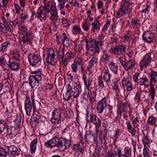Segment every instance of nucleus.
<instances>
[{"instance_id":"nucleus-1","label":"nucleus","mask_w":157,"mask_h":157,"mask_svg":"<svg viewBox=\"0 0 157 157\" xmlns=\"http://www.w3.org/2000/svg\"><path fill=\"white\" fill-rule=\"evenodd\" d=\"M44 10L47 13L50 12V19L51 20L53 23H56L59 16L56 10V8L53 3L50 2H48L44 5Z\"/></svg>"},{"instance_id":"nucleus-2","label":"nucleus","mask_w":157,"mask_h":157,"mask_svg":"<svg viewBox=\"0 0 157 157\" xmlns=\"http://www.w3.org/2000/svg\"><path fill=\"white\" fill-rule=\"evenodd\" d=\"M93 109H88L86 111V119L88 122L92 123L95 126L96 132L98 131V128L101 125V121L93 113Z\"/></svg>"},{"instance_id":"nucleus-3","label":"nucleus","mask_w":157,"mask_h":157,"mask_svg":"<svg viewBox=\"0 0 157 157\" xmlns=\"http://www.w3.org/2000/svg\"><path fill=\"white\" fill-rule=\"evenodd\" d=\"M132 11V9L131 7L130 3L128 1L125 0L121 4L120 8L118 9L116 17L119 18L126 14H129Z\"/></svg>"},{"instance_id":"nucleus-4","label":"nucleus","mask_w":157,"mask_h":157,"mask_svg":"<svg viewBox=\"0 0 157 157\" xmlns=\"http://www.w3.org/2000/svg\"><path fill=\"white\" fill-rule=\"evenodd\" d=\"M61 111L60 109H56L52 113L51 122L52 124L55 125L56 127L58 128L61 125Z\"/></svg>"},{"instance_id":"nucleus-5","label":"nucleus","mask_w":157,"mask_h":157,"mask_svg":"<svg viewBox=\"0 0 157 157\" xmlns=\"http://www.w3.org/2000/svg\"><path fill=\"white\" fill-rule=\"evenodd\" d=\"M140 75V73H135L133 75V81L136 83L137 82L138 84L140 85L148 86L149 83L148 79L146 76H143L141 77Z\"/></svg>"},{"instance_id":"nucleus-6","label":"nucleus","mask_w":157,"mask_h":157,"mask_svg":"<svg viewBox=\"0 0 157 157\" xmlns=\"http://www.w3.org/2000/svg\"><path fill=\"white\" fill-rule=\"evenodd\" d=\"M127 48L126 45H119L110 48L109 51L110 53L116 55H122L125 52Z\"/></svg>"},{"instance_id":"nucleus-7","label":"nucleus","mask_w":157,"mask_h":157,"mask_svg":"<svg viewBox=\"0 0 157 157\" xmlns=\"http://www.w3.org/2000/svg\"><path fill=\"white\" fill-rule=\"evenodd\" d=\"M28 61L30 65L34 66L38 63L41 60L40 55L30 54L28 56Z\"/></svg>"},{"instance_id":"nucleus-8","label":"nucleus","mask_w":157,"mask_h":157,"mask_svg":"<svg viewBox=\"0 0 157 157\" xmlns=\"http://www.w3.org/2000/svg\"><path fill=\"white\" fill-rule=\"evenodd\" d=\"M104 41V37L102 35L99 36L98 38L96 40H93L94 46L96 50H97V52H94V54L99 53L100 51L99 47H101L103 45Z\"/></svg>"},{"instance_id":"nucleus-9","label":"nucleus","mask_w":157,"mask_h":157,"mask_svg":"<svg viewBox=\"0 0 157 157\" xmlns=\"http://www.w3.org/2000/svg\"><path fill=\"white\" fill-rule=\"evenodd\" d=\"M47 58L46 60L47 62L51 64L52 65L55 64V54L53 49L52 48L48 49L47 52Z\"/></svg>"},{"instance_id":"nucleus-10","label":"nucleus","mask_w":157,"mask_h":157,"mask_svg":"<svg viewBox=\"0 0 157 157\" xmlns=\"http://www.w3.org/2000/svg\"><path fill=\"white\" fill-rule=\"evenodd\" d=\"M70 142L69 140L63 139H59L57 144L58 147L61 151H63L65 149L68 148L70 145Z\"/></svg>"},{"instance_id":"nucleus-11","label":"nucleus","mask_w":157,"mask_h":157,"mask_svg":"<svg viewBox=\"0 0 157 157\" xmlns=\"http://www.w3.org/2000/svg\"><path fill=\"white\" fill-rule=\"evenodd\" d=\"M143 40L145 42L148 44L153 42L155 39L154 33L150 32H147L144 33L142 36Z\"/></svg>"},{"instance_id":"nucleus-12","label":"nucleus","mask_w":157,"mask_h":157,"mask_svg":"<svg viewBox=\"0 0 157 157\" xmlns=\"http://www.w3.org/2000/svg\"><path fill=\"white\" fill-rule=\"evenodd\" d=\"M84 42L86 43V49L87 50L89 53L92 54H94V52H97L94 46L93 40L90 39L89 40L87 39H85L84 40Z\"/></svg>"},{"instance_id":"nucleus-13","label":"nucleus","mask_w":157,"mask_h":157,"mask_svg":"<svg viewBox=\"0 0 157 157\" xmlns=\"http://www.w3.org/2000/svg\"><path fill=\"white\" fill-rule=\"evenodd\" d=\"M121 109L124 112H129L130 111V108L128 103H124L122 105H119L117 110V117L120 118L121 117L122 112Z\"/></svg>"},{"instance_id":"nucleus-14","label":"nucleus","mask_w":157,"mask_h":157,"mask_svg":"<svg viewBox=\"0 0 157 157\" xmlns=\"http://www.w3.org/2000/svg\"><path fill=\"white\" fill-rule=\"evenodd\" d=\"M151 62V54L148 53L146 54L139 64L141 68H144L147 66Z\"/></svg>"},{"instance_id":"nucleus-15","label":"nucleus","mask_w":157,"mask_h":157,"mask_svg":"<svg viewBox=\"0 0 157 157\" xmlns=\"http://www.w3.org/2000/svg\"><path fill=\"white\" fill-rule=\"evenodd\" d=\"M72 86L70 84L67 85L66 92L63 94V99L66 101H68L72 99Z\"/></svg>"},{"instance_id":"nucleus-16","label":"nucleus","mask_w":157,"mask_h":157,"mask_svg":"<svg viewBox=\"0 0 157 157\" xmlns=\"http://www.w3.org/2000/svg\"><path fill=\"white\" fill-rule=\"evenodd\" d=\"M106 99H103L99 102L97 105V110L98 113H101L106 107Z\"/></svg>"},{"instance_id":"nucleus-17","label":"nucleus","mask_w":157,"mask_h":157,"mask_svg":"<svg viewBox=\"0 0 157 157\" xmlns=\"http://www.w3.org/2000/svg\"><path fill=\"white\" fill-rule=\"evenodd\" d=\"M8 155L10 156H19L20 153L18 151V149L15 146H11L8 147Z\"/></svg>"},{"instance_id":"nucleus-18","label":"nucleus","mask_w":157,"mask_h":157,"mask_svg":"<svg viewBox=\"0 0 157 157\" xmlns=\"http://www.w3.org/2000/svg\"><path fill=\"white\" fill-rule=\"evenodd\" d=\"M29 83L31 87L36 89L39 85V82L40 80H39L33 76H30L29 78Z\"/></svg>"},{"instance_id":"nucleus-19","label":"nucleus","mask_w":157,"mask_h":157,"mask_svg":"<svg viewBox=\"0 0 157 157\" xmlns=\"http://www.w3.org/2000/svg\"><path fill=\"white\" fill-rule=\"evenodd\" d=\"M59 139L58 138H53L45 142V145L47 147L52 148L54 147H57V144L58 142Z\"/></svg>"},{"instance_id":"nucleus-20","label":"nucleus","mask_w":157,"mask_h":157,"mask_svg":"<svg viewBox=\"0 0 157 157\" xmlns=\"http://www.w3.org/2000/svg\"><path fill=\"white\" fill-rule=\"evenodd\" d=\"M121 83L123 86L126 87L127 91H130L132 90V85L130 81L127 80L126 78H124L122 80Z\"/></svg>"},{"instance_id":"nucleus-21","label":"nucleus","mask_w":157,"mask_h":157,"mask_svg":"<svg viewBox=\"0 0 157 157\" xmlns=\"http://www.w3.org/2000/svg\"><path fill=\"white\" fill-rule=\"evenodd\" d=\"M150 77V82L152 86H155L157 78V72L154 71L153 70H151V71L149 73Z\"/></svg>"},{"instance_id":"nucleus-22","label":"nucleus","mask_w":157,"mask_h":157,"mask_svg":"<svg viewBox=\"0 0 157 157\" xmlns=\"http://www.w3.org/2000/svg\"><path fill=\"white\" fill-rule=\"evenodd\" d=\"M36 17L38 19H40L41 21L43 20H45L46 17V13L41 10L40 8L37 10V12L36 14Z\"/></svg>"},{"instance_id":"nucleus-23","label":"nucleus","mask_w":157,"mask_h":157,"mask_svg":"<svg viewBox=\"0 0 157 157\" xmlns=\"http://www.w3.org/2000/svg\"><path fill=\"white\" fill-rule=\"evenodd\" d=\"M8 66L10 68V70L12 71H17L19 68V64L16 62H11L10 60L9 61Z\"/></svg>"},{"instance_id":"nucleus-24","label":"nucleus","mask_w":157,"mask_h":157,"mask_svg":"<svg viewBox=\"0 0 157 157\" xmlns=\"http://www.w3.org/2000/svg\"><path fill=\"white\" fill-rule=\"evenodd\" d=\"M32 34V33L29 31V34H27L23 36L22 38V41L23 44L27 43L28 44V43H30L32 38L31 35Z\"/></svg>"},{"instance_id":"nucleus-25","label":"nucleus","mask_w":157,"mask_h":157,"mask_svg":"<svg viewBox=\"0 0 157 157\" xmlns=\"http://www.w3.org/2000/svg\"><path fill=\"white\" fill-rule=\"evenodd\" d=\"M62 37L63 39L62 43L64 47H68L69 46L70 42L67 35L64 33L62 35Z\"/></svg>"},{"instance_id":"nucleus-26","label":"nucleus","mask_w":157,"mask_h":157,"mask_svg":"<svg viewBox=\"0 0 157 157\" xmlns=\"http://www.w3.org/2000/svg\"><path fill=\"white\" fill-rule=\"evenodd\" d=\"M42 70L41 69H39L38 71H32L31 72V74L32 75H30V76L35 77V78H36L37 79L41 80L42 78Z\"/></svg>"},{"instance_id":"nucleus-27","label":"nucleus","mask_w":157,"mask_h":157,"mask_svg":"<svg viewBox=\"0 0 157 157\" xmlns=\"http://www.w3.org/2000/svg\"><path fill=\"white\" fill-rule=\"evenodd\" d=\"M135 62L134 60H130L126 62L124 67L127 70L132 69L135 66Z\"/></svg>"},{"instance_id":"nucleus-28","label":"nucleus","mask_w":157,"mask_h":157,"mask_svg":"<svg viewBox=\"0 0 157 157\" xmlns=\"http://www.w3.org/2000/svg\"><path fill=\"white\" fill-rule=\"evenodd\" d=\"M77 63L78 66H80L78 71L82 73V74L84 72L85 66L83 62L82 59L80 57H78V62Z\"/></svg>"},{"instance_id":"nucleus-29","label":"nucleus","mask_w":157,"mask_h":157,"mask_svg":"<svg viewBox=\"0 0 157 157\" xmlns=\"http://www.w3.org/2000/svg\"><path fill=\"white\" fill-rule=\"evenodd\" d=\"M0 28L1 31L3 33H7L8 31H10V27L8 24L0 23Z\"/></svg>"},{"instance_id":"nucleus-30","label":"nucleus","mask_w":157,"mask_h":157,"mask_svg":"<svg viewBox=\"0 0 157 157\" xmlns=\"http://www.w3.org/2000/svg\"><path fill=\"white\" fill-rule=\"evenodd\" d=\"M37 143V140L36 139H35L30 143V150L32 154H34L35 152Z\"/></svg>"},{"instance_id":"nucleus-31","label":"nucleus","mask_w":157,"mask_h":157,"mask_svg":"<svg viewBox=\"0 0 157 157\" xmlns=\"http://www.w3.org/2000/svg\"><path fill=\"white\" fill-rule=\"evenodd\" d=\"M92 27L91 30L94 32L95 30L99 29L100 27V25L99 22L96 20H95L94 22L92 24Z\"/></svg>"},{"instance_id":"nucleus-32","label":"nucleus","mask_w":157,"mask_h":157,"mask_svg":"<svg viewBox=\"0 0 157 157\" xmlns=\"http://www.w3.org/2000/svg\"><path fill=\"white\" fill-rule=\"evenodd\" d=\"M84 147L83 144L82 143H79L73 145L74 150L75 151H78V152L80 151H83Z\"/></svg>"},{"instance_id":"nucleus-33","label":"nucleus","mask_w":157,"mask_h":157,"mask_svg":"<svg viewBox=\"0 0 157 157\" xmlns=\"http://www.w3.org/2000/svg\"><path fill=\"white\" fill-rule=\"evenodd\" d=\"M15 127H12L9 128L7 126L5 133H7L8 135L15 136Z\"/></svg>"},{"instance_id":"nucleus-34","label":"nucleus","mask_w":157,"mask_h":157,"mask_svg":"<svg viewBox=\"0 0 157 157\" xmlns=\"http://www.w3.org/2000/svg\"><path fill=\"white\" fill-rule=\"evenodd\" d=\"M72 95L74 98H78L80 94V91L78 88L76 87H72Z\"/></svg>"},{"instance_id":"nucleus-35","label":"nucleus","mask_w":157,"mask_h":157,"mask_svg":"<svg viewBox=\"0 0 157 157\" xmlns=\"http://www.w3.org/2000/svg\"><path fill=\"white\" fill-rule=\"evenodd\" d=\"M78 62V57H77L75 60H74V63L71 65V67L73 72L76 73L77 71V66L78 65L77 64Z\"/></svg>"},{"instance_id":"nucleus-36","label":"nucleus","mask_w":157,"mask_h":157,"mask_svg":"<svg viewBox=\"0 0 157 157\" xmlns=\"http://www.w3.org/2000/svg\"><path fill=\"white\" fill-rule=\"evenodd\" d=\"M124 153L122 154L121 155L125 157H129L131 154V149L128 147H126L124 149Z\"/></svg>"},{"instance_id":"nucleus-37","label":"nucleus","mask_w":157,"mask_h":157,"mask_svg":"<svg viewBox=\"0 0 157 157\" xmlns=\"http://www.w3.org/2000/svg\"><path fill=\"white\" fill-rule=\"evenodd\" d=\"M149 92V96L151 97L152 101L154 99L155 92L154 87L153 86H150Z\"/></svg>"},{"instance_id":"nucleus-38","label":"nucleus","mask_w":157,"mask_h":157,"mask_svg":"<svg viewBox=\"0 0 157 157\" xmlns=\"http://www.w3.org/2000/svg\"><path fill=\"white\" fill-rule=\"evenodd\" d=\"M28 17V14L26 12L23 11V10H21V12L20 13L19 18L22 22L24 21V20H25Z\"/></svg>"},{"instance_id":"nucleus-39","label":"nucleus","mask_w":157,"mask_h":157,"mask_svg":"<svg viewBox=\"0 0 157 157\" xmlns=\"http://www.w3.org/2000/svg\"><path fill=\"white\" fill-rule=\"evenodd\" d=\"M113 89L115 92L116 94L118 95L120 94V91L119 87V82L118 81L116 82L115 81L113 82Z\"/></svg>"},{"instance_id":"nucleus-40","label":"nucleus","mask_w":157,"mask_h":157,"mask_svg":"<svg viewBox=\"0 0 157 157\" xmlns=\"http://www.w3.org/2000/svg\"><path fill=\"white\" fill-rule=\"evenodd\" d=\"M111 77V75L109 72L108 71L105 70L103 76V79L107 82V84L110 81Z\"/></svg>"},{"instance_id":"nucleus-41","label":"nucleus","mask_w":157,"mask_h":157,"mask_svg":"<svg viewBox=\"0 0 157 157\" xmlns=\"http://www.w3.org/2000/svg\"><path fill=\"white\" fill-rule=\"evenodd\" d=\"M7 126L6 123L2 121H0V134L6 132Z\"/></svg>"},{"instance_id":"nucleus-42","label":"nucleus","mask_w":157,"mask_h":157,"mask_svg":"<svg viewBox=\"0 0 157 157\" xmlns=\"http://www.w3.org/2000/svg\"><path fill=\"white\" fill-rule=\"evenodd\" d=\"M109 67L113 72L114 73H117L118 70V67L115 63L113 62H111L109 65Z\"/></svg>"},{"instance_id":"nucleus-43","label":"nucleus","mask_w":157,"mask_h":157,"mask_svg":"<svg viewBox=\"0 0 157 157\" xmlns=\"http://www.w3.org/2000/svg\"><path fill=\"white\" fill-rule=\"evenodd\" d=\"M72 33L75 35H77L80 33L81 31L80 27L78 25L73 26L72 29Z\"/></svg>"},{"instance_id":"nucleus-44","label":"nucleus","mask_w":157,"mask_h":157,"mask_svg":"<svg viewBox=\"0 0 157 157\" xmlns=\"http://www.w3.org/2000/svg\"><path fill=\"white\" fill-rule=\"evenodd\" d=\"M12 55L15 59L17 60H19L20 55L19 52L17 50H14L12 51Z\"/></svg>"},{"instance_id":"nucleus-45","label":"nucleus","mask_w":157,"mask_h":157,"mask_svg":"<svg viewBox=\"0 0 157 157\" xmlns=\"http://www.w3.org/2000/svg\"><path fill=\"white\" fill-rule=\"evenodd\" d=\"M127 128L129 132L133 135H134L136 133V130L132 127L130 122L127 123Z\"/></svg>"},{"instance_id":"nucleus-46","label":"nucleus","mask_w":157,"mask_h":157,"mask_svg":"<svg viewBox=\"0 0 157 157\" xmlns=\"http://www.w3.org/2000/svg\"><path fill=\"white\" fill-rule=\"evenodd\" d=\"M142 141L144 147L147 148V147L149 146L150 142L148 139V138L147 136H143Z\"/></svg>"},{"instance_id":"nucleus-47","label":"nucleus","mask_w":157,"mask_h":157,"mask_svg":"<svg viewBox=\"0 0 157 157\" xmlns=\"http://www.w3.org/2000/svg\"><path fill=\"white\" fill-rule=\"evenodd\" d=\"M9 44V43L8 42H4L1 45L0 48V52L1 53H3L5 51H6L7 50V47Z\"/></svg>"},{"instance_id":"nucleus-48","label":"nucleus","mask_w":157,"mask_h":157,"mask_svg":"<svg viewBox=\"0 0 157 157\" xmlns=\"http://www.w3.org/2000/svg\"><path fill=\"white\" fill-rule=\"evenodd\" d=\"M97 59L96 58H92L89 62V65L87 67V70L89 71L90 69L96 63Z\"/></svg>"},{"instance_id":"nucleus-49","label":"nucleus","mask_w":157,"mask_h":157,"mask_svg":"<svg viewBox=\"0 0 157 157\" xmlns=\"http://www.w3.org/2000/svg\"><path fill=\"white\" fill-rule=\"evenodd\" d=\"M114 154L115 156H117L118 157H120L121 155V150L118 148H117V146L115 144H114Z\"/></svg>"},{"instance_id":"nucleus-50","label":"nucleus","mask_w":157,"mask_h":157,"mask_svg":"<svg viewBox=\"0 0 157 157\" xmlns=\"http://www.w3.org/2000/svg\"><path fill=\"white\" fill-rule=\"evenodd\" d=\"M141 93V92L140 91H138L135 94L134 99L136 103H139L140 102Z\"/></svg>"},{"instance_id":"nucleus-51","label":"nucleus","mask_w":157,"mask_h":157,"mask_svg":"<svg viewBox=\"0 0 157 157\" xmlns=\"http://www.w3.org/2000/svg\"><path fill=\"white\" fill-rule=\"evenodd\" d=\"M21 117L18 116L17 117L16 119L14 121V122L15 124V129H18L19 128L21 124Z\"/></svg>"},{"instance_id":"nucleus-52","label":"nucleus","mask_w":157,"mask_h":157,"mask_svg":"<svg viewBox=\"0 0 157 157\" xmlns=\"http://www.w3.org/2000/svg\"><path fill=\"white\" fill-rule=\"evenodd\" d=\"M64 49L63 47H60L59 49L58 55L61 59L64 58Z\"/></svg>"},{"instance_id":"nucleus-53","label":"nucleus","mask_w":157,"mask_h":157,"mask_svg":"<svg viewBox=\"0 0 157 157\" xmlns=\"http://www.w3.org/2000/svg\"><path fill=\"white\" fill-rule=\"evenodd\" d=\"M131 23L133 26L137 27L140 24V20L137 18H134L132 20Z\"/></svg>"},{"instance_id":"nucleus-54","label":"nucleus","mask_w":157,"mask_h":157,"mask_svg":"<svg viewBox=\"0 0 157 157\" xmlns=\"http://www.w3.org/2000/svg\"><path fill=\"white\" fill-rule=\"evenodd\" d=\"M20 33L21 34L25 35L27 34H29L28 32L27 27L26 26H23L20 29Z\"/></svg>"},{"instance_id":"nucleus-55","label":"nucleus","mask_w":157,"mask_h":157,"mask_svg":"<svg viewBox=\"0 0 157 157\" xmlns=\"http://www.w3.org/2000/svg\"><path fill=\"white\" fill-rule=\"evenodd\" d=\"M25 107L26 114L28 116H29L31 113L32 109V105H25Z\"/></svg>"},{"instance_id":"nucleus-56","label":"nucleus","mask_w":157,"mask_h":157,"mask_svg":"<svg viewBox=\"0 0 157 157\" xmlns=\"http://www.w3.org/2000/svg\"><path fill=\"white\" fill-rule=\"evenodd\" d=\"M156 121V118L153 116H151L148 118L147 122L148 124L152 125L155 123Z\"/></svg>"},{"instance_id":"nucleus-57","label":"nucleus","mask_w":157,"mask_h":157,"mask_svg":"<svg viewBox=\"0 0 157 157\" xmlns=\"http://www.w3.org/2000/svg\"><path fill=\"white\" fill-rule=\"evenodd\" d=\"M96 96V93L94 92H93L92 93H91L90 94H89V98L90 101L91 102H94L95 100V96Z\"/></svg>"},{"instance_id":"nucleus-58","label":"nucleus","mask_w":157,"mask_h":157,"mask_svg":"<svg viewBox=\"0 0 157 157\" xmlns=\"http://www.w3.org/2000/svg\"><path fill=\"white\" fill-rule=\"evenodd\" d=\"M75 49V51L78 53L81 52L82 49V46L81 44H76Z\"/></svg>"},{"instance_id":"nucleus-59","label":"nucleus","mask_w":157,"mask_h":157,"mask_svg":"<svg viewBox=\"0 0 157 157\" xmlns=\"http://www.w3.org/2000/svg\"><path fill=\"white\" fill-rule=\"evenodd\" d=\"M98 82L99 87L101 89L103 88L104 87V85L101 77H99L98 78Z\"/></svg>"},{"instance_id":"nucleus-60","label":"nucleus","mask_w":157,"mask_h":157,"mask_svg":"<svg viewBox=\"0 0 157 157\" xmlns=\"http://www.w3.org/2000/svg\"><path fill=\"white\" fill-rule=\"evenodd\" d=\"M7 152L6 150L2 148H0V156H6Z\"/></svg>"},{"instance_id":"nucleus-61","label":"nucleus","mask_w":157,"mask_h":157,"mask_svg":"<svg viewBox=\"0 0 157 157\" xmlns=\"http://www.w3.org/2000/svg\"><path fill=\"white\" fill-rule=\"evenodd\" d=\"M139 121L137 117L135 118L132 121L133 126L134 128H136L139 124Z\"/></svg>"},{"instance_id":"nucleus-62","label":"nucleus","mask_w":157,"mask_h":157,"mask_svg":"<svg viewBox=\"0 0 157 157\" xmlns=\"http://www.w3.org/2000/svg\"><path fill=\"white\" fill-rule=\"evenodd\" d=\"M102 57L105 61L107 63L109 61L111 58L109 56L106 54H104L103 55Z\"/></svg>"},{"instance_id":"nucleus-63","label":"nucleus","mask_w":157,"mask_h":157,"mask_svg":"<svg viewBox=\"0 0 157 157\" xmlns=\"http://www.w3.org/2000/svg\"><path fill=\"white\" fill-rule=\"evenodd\" d=\"M118 59L120 61V63L121 64L122 66L124 67L125 63L126 61H125V59L122 57H120L118 58Z\"/></svg>"},{"instance_id":"nucleus-64","label":"nucleus","mask_w":157,"mask_h":157,"mask_svg":"<svg viewBox=\"0 0 157 157\" xmlns=\"http://www.w3.org/2000/svg\"><path fill=\"white\" fill-rule=\"evenodd\" d=\"M19 22L18 19L16 18L13 21H10V23L12 26H15L19 24Z\"/></svg>"}]
</instances>
